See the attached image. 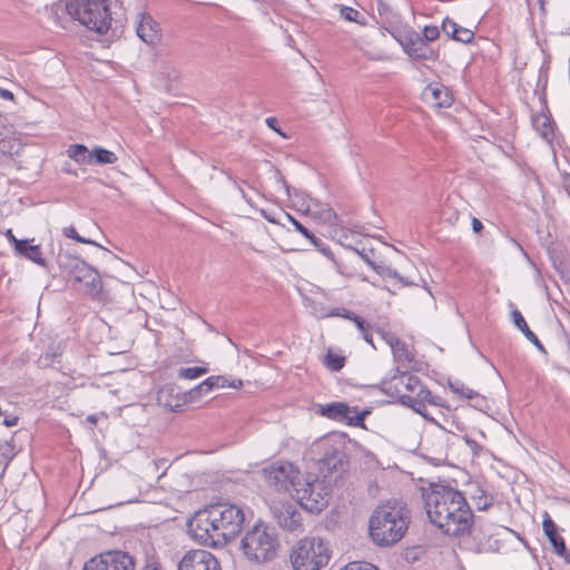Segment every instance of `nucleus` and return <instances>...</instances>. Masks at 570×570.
<instances>
[{
	"instance_id": "1",
	"label": "nucleus",
	"mask_w": 570,
	"mask_h": 570,
	"mask_svg": "<svg viewBox=\"0 0 570 570\" xmlns=\"http://www.w3.org/2000/svg\"><path fill=\"white\" fill-rule=\"evenodd\" d=\"M423 498L431 522L444 534L458 538L471 533L474 515L462 492L446 484L431 483Z\"/></svg>"
},
{
	"instance_id": "2",
	"label": "nucleus",
	"mask_w": 570,
	"mask_h": 570,
	"mask_svg": "<svg viewBox=\"0 0 570 570\" xmlns=\"http://www.w3.org/2000/svg\"><path fill=\"white\" fill-rule=\"evenodd\" d=\"M245 514L240 507L217 503L197 512L189 522L195 539L208 546H218L234 539L242 530Z\"/></svg>"
},
{
	"instance_id": "3",
	"label": "nucleus",
	"mask_w": 570,
	"mask_h": 570,
	"mask_svg": "<svg viewBox=\"0 0 570 570\" xmlns=\"http://www.w3.org/2000/svg\"><path fill=\"white\" fill-rule=\"evenodd\" d=\"M411 521L406 504L387 501L377 505L368 521V533L377 547H392L405 535Z\"/></svg>"
},
{
	"instance_id": "4",
	"label": "nucleus",
	"mask_w": 570,
	"mask_h": 570,
	"mask_svg": "<svg viewBox=\"0 0 570 570\" xmlns=\"http://www.w3.org/2000/svg\"><path fill=\"white\" fill-rule=\"evenodd\" d=\"M55 14L67 12L70 18L98 35L111 28L112 17L109 0H65L53 6Z\"/></svg>"
},
{
	"instance_id": "5",
	"label": "nucleus",
	"mask_w": 570,
	"mask_h": 570,
	"mask_svg": "<svg viewBox=\"0 0 570 570\" xmlns=\"http://www.w3.org/2000/svg\"><path fill=\"white\" fill-rule=\"evenodd\" d=\"M278 547L275 529L264 522H257L248 529L240 541L244 556L255 563L272 561L276 557Z\"/></svg>"
},
{
	"instance_id": "6",
	"label": "nucleus",
	"mask_w": 570,
	"mask_h": 570,
	"mask_svg": "<svg viewBox=\"0 0 570 570\" xmlns=\"http://www.w3.org/2000/svg\"><path fill=\"white\" fill-rule=\"evenodd\" d=\"M331 558L328 543L318 537L301 539L292 549L289 560L295 570H320Z\"/></svg>"
},
{
	"instance_id": "7",
	"label": "nucleus",
	"mask_w": 570,
	"mask_h": 570,
	"mask_svg": "<svg viewBox=\"0 0 570 570\" xmlns=\"http://www.w3.org/2000/svg\"><path fill=\"white\" fill-rule=\"evenodd\" d=\"M314 460L324 478L334 472L344 470L347 462L344 448L341 442L332 439H323L312 446Z\"/></svg>"
},
{
	"instance_id": "8",
	"label": "nucleus",
	"mask_w": 570,
	"mask_h": 570,
	"mask_svg": "<svg viewBox=\"0 0 570 570\" xmlns=\"http://www.w3.org/2000/svg\"><path fill=\"white\" fill-rule=\"evenodd\" d=\"M400 382L404 385L406 392L400 394L401 404L413 409L416 413L426 417V405H438L439 397L432 395L431 391L412 374L404 373L400 376Z\"/></svg>"
},
{
	"instance_id": "9",
	"label": "nucleus",
	"mask_w": 570,
	"mask_h": 570,
	"mask_svg": "<svg viewBox=\"0 0 570 570\" xmlns=\"http://www.w3.org/2000/svg\"><path fill=\"white\" fill-rule=\"evenodd\" d=\"M328 494V489L323 481L309 476L304 482H298L293 497L304 510L318 513L327 507Z\"/></svg>"
},
{
	"instance_id": "10",
	"label": "nucleus",
	"mask_w": 570,
	"mask_h": 570,
	"mask_svg": "<svg viewBox=\"0 0 570 570\" xmlns=\"http://www.w3.org/2000/svg\"><path fill=\"white\" fill-rule=\"evenodd\" d=\"M60 265L67 269L69 277L75 283L82 284V289L88 296L92 298L99 296L102 282L95 268L78 257H69L67 263H60Z\"/></svg>"
},
{
	"instance_id": "11",
	"label": "nucleus",
	"mask_w": 570,
	"mask_h": 570,
	"mask_svg": "<svg viewBox=\"0 0 570 570\" xmlns=\"http://www.w3.org/2000/svg\"><path fill=\"white\" fill-rule=\"evenodd\" d=\"M262 475L269 487L277 491L294 492L299 482V470L288 461H277L262 470Z\"/></svg>"
},
{
	"instance_id": "12",
	"label": "nucleus",
	"mask_w": 570,
	"mask_h": 570,
	"mask_svg": "<svg viewBox=\"0 0 570 570\" xmlns=\"http://www.w3.org/2000/svg\"><path fill=\"white\" fill-rule=\"evenodd\" d=\"M395 40L403 48L404 52L417 60L435 61L439 57L438 51L423 41L422 36L414 29L409 28L394 35Z\"/></svg>"
},
{
	"instance_id": "13",
	"label": "nucleus",
	"mask_w": 570,
	"mask_h": 570,
	"mask_svg": "<svg viewBox=\"0 0 570 570\" xmlns=\"http://www.w3.org/2000/svg\"><path fill=\"white\" fill-rule=\"evenodd\" d=\"M67 155L77 164L87 165H109L115 164L118 160L117 155L114 151L100 146H96L92 150H89L82 144L70 145L67 149Z\"/></svg>"
},
{
	"instance_id": "14",
	"label": "nucleus",
	"mask_w": 570,
	"mask_h": 570,
	"mask_svg": "<svg viewBox=\"0 0 570 570\" xmlns=\"http://www.w3.org/2000/svg\"><path fill=\"white\" fill-rule=\"evenodd\" d=\"M317 413L337 422H345L348 425L363 428L364 419L370 412H358L356 407H351L344 402H332L320 405Z\"/></svg>"
},
{
	"instance_id": "15",
	"label": "nucleus",
	"mask_w": 570,
	"mask_h": 570,
	"mask_svg": "<svg viewBox=\"0 0 570 570\" xmlns=\"http://www.w3.org/2000/svg\"><path fill=\"white\" fill-rule=\"evenodd\" d=\"M135 561L127 552L108 551L90 559L82 570H134Z\"/></svg>"
},
{
	"instance_id": "16",
	"label": "nucleus",
	"mask_w": 570,
	"mask_h": 570,
	"mask_svg": "<svg viewBox=\"0 0 570 570\" xmlns=\"http://www.w3.org/2000/svg\"><path fill=\"white\" fill-rule=\"evenodd\" d=\"M177 570H222L216 557L207 550L187 551L178 562Z\"/></svg>"
},
{
	"instance_id": "17",
	"label": "nucleus",
	"mask_w": 570,
	"mask_h": 570,
	"mask_svg": "<svg viewBox=\"0 0 570 570\" xmlns=\"http://www.w3.org/2000/svg\"><path fill=\"white\" fill-rule=\"evenodd\" d=\"M271 510L281 528L295 531L302 525L301 513L291 502H274Z\"/></svg>"
},
{
	"instance_id": "18",
	"label": "nucleus",
	"mask_w": 570,
	"mask_h": 570,
	"mask_svg": "<svg viewBox=\"0 0 570 570\" xmlns=\"http://www.w3.org/2000/svg\"><path fill=\"white\" fill-rule=\"evenodd\" d=\"M542 528L546 537L553 548V552L557 556L564 558V560L570 563V553L567 551L564 539L559 534L558 527L548 512L544 513Z\"/></svg>"
},
{
	"instance_id": "19",
	"label": "nucleus",
	"mask_w": 570,
	"mask_h": 570,
	"mask_svg": "<svg viewBox=\"0 0 570 570\" xmlns=\"http://www.w3.org/2000/svg\"><path fill=\"white\" fill-rule=\"evenodd\" d=\"M424 100L436 108H448L453 104V95L440 82L430 83L423 91Z\"/></svg>"
},
{
	"instance_id": "20",
	"label": "nucleus",
	"mask_w": 570,
	"mask_h": 570,
	"mask_svg": "<svg viewBox=\"0 0 570 570\" xmlns=\"http://www.w3.org/2000/svg\"><path fill=\"white\" fill-rule=\"evenodd\" d=\"M139 17V22L136 27L137 36L147 45H157L161 38L158 23L149 13L142 12Z\"/></svg>"
},
{
	"instance_id": "21",
	"label": "nucleus",
	"mask_w": 570,
	"mask_h": 570,
	"mask_svg": "<svg viewBox=\"0 0 570 570\" xmlns=\"http://www.w3.org/2000/svg\"><path fill=\"white\" fill-rule=\"evenodd\" d=\"M157 402L160 406L177 412L185 405L186 399L176 385L166 384L157 392Z\"/></svg>"
},
{
	"instance_id": "22",
	"label": "nucleus",
	"mask_w": 570,
	"mask_h": 570,
	"mask_svg": "<svg viewBox=\"0 0 570 570\" xmlns=\"http://www.w3.org/2000/svg\"><path fill=\"white\" fill-rule=\"evenodd\" d=\"M442 31L452 40L471 43L474 39V32L468 28L458 24L454 20L446 17L442 22Z\"/></svg>"
},
{
	"instance_id": "23",
	"label": "nucleus",
	"mask_w": 570,
	"mask_h": 570,
	"mask_svg": "<svg viewBox=\"0 0 570 570\" xmlns=\"http://www.w3.org/2000/svg\"><path fill=\"white\" fill-rule=\"evenodd\" d=\"M465 492L480 511L488 510L493 503V497L476 481L469 482Z\"/></svg>"
},
{
	"instance_id": "24",
	"label": "nucleus",
	"mask_w": 570,
	"mask_h": 570,
	"mask_svg": "<svg viewBox=\"0 0 570 570\" xmlns=\"http://www.w3.org/2000/svg\"><path fill=\"white\" fill-rule=\"evenodd\" d=\"M16 250L40 266L46 265L40 246L38 245H29L27 240H16Z\"/></svg>"
},
{
	"instance_id": "25",
	"label": "nucleus",
	"mask_w": 570,
	"mask_h": 570,
	"mask_svg": "<svg viewBox=\"0 0 570 570\" xmlns=\"http://www.w3.org/2000/svg\"><path fill=\"white\" fill-rule=\"evenodd\" d=\"M511 317L515 327H518L523 333V335L537 346L538 350L546 352L544 346L539 341L538 336L529 328L521 312L518 309H513L511 312Z\"/></svg>"
},
{
	"instance_id": "26",
	"label": "nucleus",
	"mask_w": 570,
	"mask_h": 570,
	"mask_svg": "<svg viewBox=\"0 0 570 570\" xmlns=\"http://www.w3.org/2000/svg\"><path fill=\"white\" fill-rule=\"evenodd\" d=\"M391 351L395 361L402 365H411L415 362L414 353L409 348L406 343L401 340H399Z\"/></svg>"
},
{
	"instance_id": "27",
	"label": "nucleus",
	"mask_w": 570,
	"mask_h": 570,
	"mask_svg": "<svg viewBox=\"0 0 570 570\" xmlns=\"http://www.w3.org/2000/svg\"><path fill=\"white\" fill-rule=\"evenodd\" d=\"M317 209L314 215L317 216L323 223L335 226L338 225V215L328 205H316Z\"/></svg>"
},
{
	"instance_id": "28",
	"label": "nucleus",
	"mask_w": 570,
	"mask_h": 570,
	"mask_svg": "<svg viewBox=\"0 0 570 570\" xmlns=\"http://www.w3.org/2000/svg\"><path fill=\"white\" fill-rule=\"evenodd\" d=\"M533 125L544 139L549 140L553 137L551 120L546 115L541 114L535 116L533 118Z\"/></svg>"
},
{
	"instance_id": "29",
	"label": "nucleus",
	"mask_w": 570,
	"mask_h": 570,
	"mask_svg": "<svg viewBox=\"0 0 570 570\" xmlns=\"http://www.w3.org/2000/svg\"><path fill=\"white\" fill-rule=\"evenodd\" d=\"M305 306L309 308L313 316L316 318H327L330 317V311L327 306H325L322 302H318L314 298H305L304 299Z\"/></svg>"
},
{
	"instance_id": "30",
	"label": "nucleus",
	"mask_w": 570,
	"mask_h": 570,
	"mask_svg": "<svg viewBox=\"0 0 570 570\" xmlns=\"http://www.w3.org/2000/svg\"><path fill=\"white\" fill-rule=\"evenodd\" d=\"M16 456L13 440L0 441V464L4 465V469Z\"/></svg>"
},
{
	"instance_id": "31",
	"label": "nucleus",
	"mask_w": 570,
	"mask_h": 570,
	"mask_svg": "<svg viewBox=\"0 0 570 570\" xmlns=\"http://www.w3.org/2000/svg\"><path fill=\"white\" fill-rule=\"evenodd\" d=\"M324 365L333 372L341 371L345 365V357L328 352L324 357Z\"/></svg>"
},
{
	"instance_id": "32",
	"label": "nucleus",
	"mask_w": 570,
	"mask_h": 570,
	"mask_svg": "<svg viewBox=\"0 0 570 570\" xmlns=\"http://www.w3.org/2000/svg\"><path fill=\"white\" fill-rule=\"evenodd\" d=\"M340 12L341 17L346 21L356 22L362 26L365 24V18L361 14V12L351 7L341 6Z\"/></svg>"
},
{
	"instance_id": "33",
	"label": "nucleus",
	"mask_w": 570,
	"mask_h": 570,
	"mask_svg": "<svg viewBox=\"0 0 570 570\" xmlns=\"http://www.w3.org/2000/svg\"><path fill=\"white\" fill-rule=\"evenodd\" d=\"M208 370L203 366L180 367L177 375L179 379L194 380L206 374Z\"/></svg>"
},
{
	"instance_id": "34",
	"label": "nucleus",
	"mask_w": 570,
	"mask_h": 570,
	"mask_svg": "<svg viewBox=\"0 0 570 570\" xmlns=\"http://www.w3.org/2000/svg\"><path fill=\"white\" fill-rule=\"evenodd\" d=\"M214 381L216 383V386H218V389L233 387V389L238 390L243 386L242 380H239V379L233 380L229 376H225V375H214Z\"/></svg>"
},
{
	"instance_id": "35",
	"label": "nucleus",
	"mask_w": 570,
	"mask_h": 570,
	"mask_svg": "<svg viewBox=\"0 0 570 570\" xmlns=\"http://www.w3.org/2000/svg\"><path fill=\"white\" fill-rule=\"evenodd\" d=\"M450 389L456 393V394H460L466 399H473L474 396L478 395L476 392H474L473 390L466 387L462 382H453V383H450Z\"/></svg>"
},
{
	"instance_id": "36",
	"label": "nucleus",
	"mask_w": 570,
	"mask_h": 570,
	"mask_svg": "<svg viewBox=\"0 0 570 570\" xmlns=\"http://www.w3.org/2000/svg\"><path fill=\"white\" fill-rule=\"evenodd\" d=\"M421 36L423 41H425L426 45H430V42L439 39L440 29L436 26H425Z\"/></svg>"
},
{
	"instance_id": "37",
	"label": "nucleus",
	"mask_w": 570,
	"mask_h": 570,
	"mask_svg": "<svg viewBox=\"0 0 570 570\" xmlns=\"http://www.w3.org/2000/svg\"><path fill=\"white\" fill-rule=\"evenodd\" d=\"M63 235L68 238H71V239L78 242V243L96 245V243L94 240L80 236L73 226L65 227Z\"/></svg>"
},
{
	"instance_id": "38",
	"label": "nucleus",
	"mask_w": 570,
	"mask_h": 570,
	"mask_svg": "<svg viewBox=\"0 0 570 570\" xmlns=\"http://www.w3.org/2000/svg\"><path fill=\"white\" fill-rule=\"evenodd\" d=\"M353 315H355V313L345 307H334L330 311V317H342L351 321Z\"/></svg>"
},
{
	"instance_id": "39",
	"label": "nucleus",
	"mask_w": 570,
	"mask_h": 570,
	"mask_svg": "<svg viewBox=\"0 0 570 570\" xmlns=\"http://www.w3.org/2000/svg\"><path fill=\"white\" fill-rule=\"evenodd\" d=\"M341 570H379L374 564L368 562H351Z\"/></svg>"
},
{
	"instance_id": "40",
	"label": "nucleus",
	"mask_w": 570,
	"mask_h": 570,
	"mask_svg": "<svg viewBox=\"0 0 570 570\" xmlns=\"http://www.w3.org/2000/svg\"><path fill=\"white\" fill-rule=\"evenodd\" d=\"M377 334L381 335V337L384 340V342L391 347V350L393 348V346L399 342V337L396 335H394L393 333L391 332H387V331H384V330H377Z\"/></svg>"
},
{
	"instance_id": "41",
	"label": "nucleus",
	"mask_w": 570,
	"mask_h": 570,
	"mask_svg": "<svg viewBox=\"0 0 570 570\" xmlns=\"http://www.w3.org/2000/svg\"><path fill=\"white\" fill-rule=\"evenodd\" d=\"M288 220L292 223V225L295 227L296 232H298L299 234H302L305 238L306 237H311L309 234L311 232L303 225L301 224L295 217H293L291 214H286Z\"/></svg>"
},
{
	"instance_id": "42",
	"label": "nucleus",
	"mask_w": 570,
	"mask_h": 570,
	"mask_svg": "<svg viewBox=\"0 0 570 570\" xmlns=\"http://www.w3.org/2000/svg\"><path fill=\"white\" fill-rule=\"evenodd\" d=\"M60 353L58 352H47L46 354H42L40 357H39V364L41 366H51L53 363H55V360L57 356H59Z\"/></svg>"
},
{
	"instance_id": "43",
	"label": "nucleus",
	"mask_w": 570,
	"mask_h": 570,
	"mask_svg": "<svg viewBox=\"0 0 570 570\" xmlns=\"http://www.w3.org/2000/svg\"><path fill=\"white\" fill-rule=\"evenodd\" d=\"M351 321L356 325L361 334L371 328L370 324L356 314L353 315Z\"/></svg>"
},
{
	"instance_id": "44",
	"label": "nucleus",
	"mask_w": 570,
	"mask_h": 570,
	"mask_svg": "<svg viewBox=\"0 0 570 570\" xmlns=\"http://www.w3.org/2000/svg\"><path fill=\"white\" fill-rule=\"evenodd\" d=\"M353 250L370 266L374 265V261L371 258L370 253L363 249L353 248Z\"/></svg>"
},
{
	"instance_id": "45",
	"label": "nucleus",
	"mask_w": 570,
	"mask_h": 570,
	"mask_svg": "<svg viewBox=\"0 0 570 570\" xmlns=\"http://www.w3.org/2000/svg\"><path fill=\"white\" fill-rule=\"evenodd\" d=\"M371 268L373 271H375L379 275L386 276V277L389 276V273H390V269H391L390 266L379 265L376 263H374V265Z\"/></svg>"
},
{
	"instance_id": "46",
	"label": "nucleus",
	"mask_w": 570,
	"mask_h": 570,
	"mask_svg": "<svg viewBox=\"0 0 570 570\" xmlns=\"http://www.w3.org/2000/svg\"><path fill=\"white\" fill-rule=\"evenodd\" d=\"M209 391H207V389L205 386H203V382L197 385L195 389H193L189 393H190V397L194 399L196 396H199L202 395L203 393H208Z\"/></svg>"
},
{
	"instance_id": "47",
	"label": "nucleus",
	"mask_w": 570,
	"mask_h": 570,
	"mask_svg": "<svg viewBox=\"0 0 570 570\" xmlns=\"http://www.w3.org/2000/svg\"><path fill=\"white\" fill-rule=\"evenodd\" d=\"M387 277H390V278H394V279H397V281H399V282H401L403 285H406V286H407V285H411V283H410V282H406V281H405V279H404V278H403V277L397 273V271L393 269L392 267H391V269H390V273H389V276H387Z\"/></svg>"
},
{
	"instance_id": "48",
	"label": "nucleus",
	"mask_w": 570,
	"mask_h": 570,
	"mask_svg": "<svg viewBox=\"0 0 570 570\" xmlns=\"http://www.w3.org/2000/svg\"><path fill=\"white\" fill-rule=\"evenodd\" d=\"M387 277H390V278H394V279H397V281H399V282H401L403 285H406V286H407V285H411V283H410V282H406V281H405V279H404V278H403V277L397 273V271L393 269L392 267H391V269H390V273H389V276H387Z\"/></svg>"
},
{
	"instance_id": "49",
	"label": "nucleus",
	"mask_w": 570,
	"mask_h": 570,
	"mask_svg": "<svg viewBox=\"0 0 570 570\" xmlns=\"http://www.w3.org/2000/svg\"><path fill=\"white\" fill-rule=\"evenodd\" d=\"M464 440H465V443L469 445V448L473 451V453L478 454L479 450L481 449V445L476 441H474L468 436H465Z\"/></svg>"
},
{
	"instance_id": "50",
	"label": "nucleus",
	"mask_w": 570,
	"mask_h": 570,
	"mask_svg": "<svg viewBox=\"0 0 570 570\" xmlns=\"http://www.w3.org/2000/svg\"><path fill=\"white\" fill-rule=\"evenodd\" d=\"M311 237H306V239H308L314 247H316L317 249L321 248V246H324V242L316 237L313 233L309 234Z\"/></svg>"
},
{
	"instance_id": "51",
	"label": "nucleus",
	"mask_w": 570,
	"mask_h": 570,
	"mask_svg": "<svg viewBox=\"0 0 570 570\" xmlns=\"http://www.w3.org/2000/svg\"><path fill=\"white\" fill-rule=\"evenodd\" d=\"M203 386H205L207 389V391H209V392L214 389H218V386H216V383L214 381V375L209 376L205 381H203Z\"/></svg>"
},
{
	"instance_id": "52",
	"label": "nucleus",
	"mask_w": 570,
	"mask_h": 570,
	"mask_svg": "<svg viewBox=\"0 0 570 570\" xmlns=\"http://www.w3.org/2000/svg\"><path fill=\"white\" fill-rule=\"evenodd\" d=\"M471 226L474 233H480L483 229V224L480 219L473 217L471 222Z\"/></svg>"
},
{
	"instance_id": "53",
	"label": "nucleus",
	"mask_w": 570,
	"mask_h": 570,
	"mask_svg": "<svg viewBox=\"0 0 570 570\" xmlns=\"http://www.w3.org/2000/svg\"><path fill=\"white\" fill-rule=\"evenodd\" d=\"M0 97L2 99H7V100H13V98H14L13 94L10 90L4 89V88H0Z\"/></svg>"
},
{
	"instance_id": "54",
	"label": "nucleus",
	"mask_w": 570,
	"mask_h": 570,
	"mask_svg": "<svg viewBox=\"0 0 570 570\" xmlns=\"http://www.w3.org/2000/svg\"><path fill=\"white\" fill-rule=\"evenodd\" d=\"M318 250L324 254L326 257L331 258V259H334V255L332 253V250L330 249L328 246H326V244L324 243V246H321V248H318Z\"/></svg>"
},
{
	"instance_id": "55",
	"label": "nucleus",
	"mask_w": 570,
	"mask_h": 570,
	"mask_svg": "<svg viewBox=\"0 0 570 570\" xmlns=\"http://www.w3.org/2000/svg\"><path fill=\"white\" fill-rule=\"evenodd\" d=\"M362 337H363V340L366 343L371 344L375 348V346L373 344V337H372V334L370 333V330H367L366 332L362 333Z\"/></svg>"
},
{
	"instance_id": "56",
	"label": "nucleus",
	"mask_w": 570,
	"mask_h": 570,
	"mask_svg": "<svg viewBox=\"0 0 570 570\" xmlns=\"http://www.w3.org/2000/svg\"><path fill=\"white\" fill-rule=\"evenodd\" d=\"M17 423H18V417H17V416H13V417H6V419L3 420V424H4L6 426H14V425H17Z\"/></svg>"
},
{
	"instance_id": "57",
	"label": "nucleus",
	"mask_w": 570,
	"mask_h": 570,
	"mask_svg": "<svg viewBox=\"0 0 570 570\" xmlns=\"http://www.w3.org/2000/svg\"><path fill=\"white\" fill-rule=\"evenodd\" d=\"M144 570H160V566L157 562L147 563Z\"/></svg>"
},
{
	"instance_id": "58",
	"label": "nucleus",
	"mask_w": 570,
	"mask_h": 570,
	"mask_svg": "<svg viewBox=\"0 0 570 570\" xmlns=\"http://www.w3.org/2000/svg\"><path fill=\"white\" fill-rule=\"evenodd\" d=\"M262 215L265 219H267L269 223H275V219L269 216L265 210H262Z\"/></svg>"
},
{
	"instance_id": "59",
	"label": "nucleus",
	"mask_w": 570,
	"mask_h": 570,
	"mask_svg": "<svg viewBox=\"0 0 570 570\" xmlns=\"http://www.w3.org/2000/svg\"><path fill=\"white\" fill-rule=\"evenodd\" d=\"M6 235H7V237H8L10 240H12L14 244H16V240H18V239L13 236V233H12V230H11V229H8V232H7V234H6Z\"/></svg>"
},
{
	"instance_id": "60",
	"label": "nucleus",
	"mask_w": 570,
	"mask_h": 570,
	"mask_svg": "<svg viewBox=\"0 0 570 570\" xmlns=\"http://www.w3.org/2000/svg\"><path fill=\"white\" fill-rule=\"evenodd\" d=\"M87 421H89V422H90V423H92V424H96V423H97V417H96V415H89V416L87 417Z\"/></svg>"
},
{
	"instance_id": "61",
	"label": "nucleus",
	"mask_w": 570,
	"mask_h": 570,
	"mask_svg": "<svg viewBox=\"0 0 570 570\" xmlns=\"http://www.w3.org/2000/svg\"><path fill=\"white\" fill-rule=\"evenodd\" d=\"M274 121H275V119H274V118H267V119H266V122H267V124H268V126H269V127H272V128H273V122H274Z\"/></svg>"
},
{
	"instance_id": "62",
	"label": "nucleus",
	"mask_w": 570,
	"mask_h": 570,
	"mask_svg": "<svg viewBox=\"0 0 570 570\" xmlns=\"http://www.w3.org/2000/svg\"><path fill=\"white\" fill-rule=\"evenodd\" d=\"M566 189H567V191H568V195L570 196V179H569V181H568V184H567Z\"/></svg>"
},
{
	"instance_id": "63",
	"label": "nucleus",
	"mask_w": 570,
	"mask_h": 570,
	"mask_svg": "<svg viewBox=\"0 0 570 570\" xmlns=\"http://www.w3.org/2000/svg\"><path fill=\"white\" fill-rule=\"evenodd\" d=\"M281 180L283 181L284 186L288 189V186L286 185L284 177H281Z\"/></svg>"
},
{
	"instance_id": "64",
	"label": "nucleus",
	"mask_w": 570,
	"mask_h": 570,
	"mask_svg": "<svg viewBox=\"0 0 570 570\" xmlns=\"http://www.w3.org/2000/svg\"><path fill=\"white\" fill-rule=\"evenodd\" d=\"M239 191H240L242 196L245 198L246 196H245L244 189H242V188L239 187Z\"/></svg>"
}]
</instances>
